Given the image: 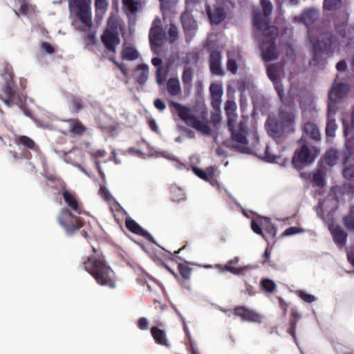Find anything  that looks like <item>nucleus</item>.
Returning a JSON list of instances; mask_svg holds the SVG:
<instances>
[{
  "mask_svg": "<svg viewBox=\"0 0 354 354\" xmlns=\"http://www.w3.org/2000/svg\"><path fill=\"white\" fill-rule=\"evenodd\" d=\"M264 16L259 12H254L253 24L261 32L264 39L260 44L263 59L266 62L276 59L279 56V52L276 49L273 39L278 35V30L275 26H268L269 16L272 11V5L270 0H261Z\"/></svg>",
  "mask_w": 354,
  "mask_h": 354,
  "instance_id": "nucleus-1",
  "label": "nucleus"
},
{
  "mask_svg": "<svg viewBox=\"0 0 354 354\" xmlns=\"http://www.w3.org/2000/svg\"><path fill=\"white\" fill-rule=\"evenodd\" d=\"M237 106L234 100H227L225 104V111L227 117V124L231 131L232 137L236 144L232 146L234 149L245 153H253L259 152V137L257 132L252 133L254 142L250 146L246 138L245 125L243 122H236L238 115L236 113Z\"/></svg>",
  "mask_w": 354,
  "mask_h": 354,
  "instance_id": "nucleus-2",
  "label": "nucleus"
},
{
  "mask_svg": "<svg viewBox=\"0 0 354 354\" xmlns=\"http://www.w3.org/2000/svg\"><path fill=\"white\" fill-rule=\"evenodd\" d=\"M92 250L94 254L83 262L84 269L95 279L97 284L115 288L116 277L114 271L106 262L104 257L99 254L95 248L93 247Z\"/></svg>",
  "mask_w": 354,
  "mask_h": 354,
  "instance_id": "nucleus-3",
  "label": "nucleus"
},
{
  "mask_svg": "<svg viewBox=\"0 0 354 354\" xmlns=\"http://www.w3.org/2000/svg\"><path fill=\"white\" fill-rule=\"evenodd\" d=\"M284 105V109L281 108L279 111V123L277 122L271 115L268 116L266 123V128L268 134L272 137L277 145L283 140V128L289 125L291 126L295 121V113L292 106L290 105L286 106V103Z\"/></svg>",
  "mask_w": 354,
  "mask_h": 354,
  "instance_id": "nucleus-4",
  "label": "nucleus"
},
{
  "mask_svg": "<svg viewBox=\"0 0 354 354\" xmlns=\"http://www.w3.org/2000/svg\"><path fill=\"white\" fill-rule=\"evenodd\" d=\"M178 116L184 122L203 133L209 134L211 129L207 124V112L203 111L199 115L197 111H192L189 109L178 104Z\"/></svg>",
  "mask_w": 354,
  "mask_h": 354,
  "instance_id": "nucleus-5",
  "label": "nucleus"
},
{
  "mask_svg": "<svg viewBox=\"0 0 354 354\" xmlns=\"http://www.w3.org/2000/svg\"><path fill=\"white\" fill-rule=\"evenodd\" d=\"M57 221L59 225L70 235L74 234L84 226V220L72 213L67 207L61 209Z\"/></svg>",
  "mask_w": 354,
  "mask_h": 354,
  "instance_id": "nucleus-6",
  "label": "nucleus"
},
{
  "mask_svg": "<svg viewBox=\"0 0 354 354\" xmlns=\"http://www.w3.org/2000/svg\"><path fill=\"white\" fill-rule=\"evenodd\" d=\"M300 142H302V147L299 151L295 152L292 158V164L297 168H301L304 165L310 164L319 153L316 147L306 142L303 138Z\"/></svg>",
  "mask_w": 354,
  "mask_h": 354,
  "instance_id": "nucleus-7",
  "label": "nucleus"
},
{
  "mask_svg": "<svg viewBox=\"0 0 354 354\" xmlns=\"http://www.w3.org/2000/svg\"><path fill=\"white\" fill-rule=\"evenodd\" d=\"M308 37L313 44L315 56L319 53V50L325 48L332 44L333 37L328 32H324L320 28H311L308 30Z\"/></svg>",
  "mask_w": 354,
  "mask_h": 354,
  "instance_id": "nucleus-8",
  "label": "nucleus"
},
{
  "mask_svg": "<svg viewBox=\"0 0 354 354\" xmlns=\"http://www.w3.org/2000/svg\"><path fill=\"white\" fill-rule=\"evenodd\" d=\"M70 8H75V15L86 26H92L91 12L89 2L86 0H68Z\"/></svg>",
  "mask_w": 354,
  "mask_h": 354,
  "instance_id": "nucleus-9",
  "label": "nucleus"
},
{
  "mask_svg": "<svg viewBox=\"0 0 354 354\" xmlns=\"http://www.w3.org/2000/svg\"><path fill=\"white\" fill-rule=\"evenodd\" d=\"M282 73V67L279 65L270 64L267 66V74L269 79L274 85L275 90L282 103L286 104L288 102L283 98V88L280 84L281 75Z\"/></svg>",
  "mask_w": 354,
  "mask_h": 354,
  "instance_id": "nucleus-10",
  "label": "nucleus"
},
{
  "mask_svg": "<svg viewBox=\"0 0 354 354\" xmlns=\"http://www.w3.org/2000/svg\"><path fill=\"white\" fill-rule=\"evenodd\" d=\"M165 37L166 32L161 26L160 19L159 18L155 19L149 34V39L152 50H154L155 47H160Z\"/></svg>",
  "mask_w": 354,
  "mask_h": 354,
  "instance_id": "nucleus-11",
  "label": "nucleus"
},
{
  "mask_svg": "<svg viewBox=\"0 0 354 354\" xmlns=\"http://www.w3.org/2000/svg\"><path fill=\"white\" fill-rule=\"evenodd\" d=\"M348 91L347 84L335 82L328 93V105L333 104L335 109L338 110L337 104L346 96Z\"/></svg>",
  "mask_w": 354,
  "mask_h": 354,
  "instance_id": "nucleus-12",
  "label": "nucleus"
},
{
  "mask_svg": "<svg viewBox=\"0 0 354 354\" xmlns=\"http://www.w3.org/2000/svg\"><path fill=\"white\" fill-rule=\"evenodd\" d=\"M251 227L254 233L262 236L265 239L266 237L263 234L262 229H264L272 237L275 236L277 234V228L266 217L253 218L251 222Z\"/></svg>",
  "mask_w": 354,
  "mask_h": 354,
  "instance_id": "nucleus-13",
  "label": "nucleus"
},
{
  "mask_svg": "<svg viewBox=\"0 0 354 354\" xmlns=\"http://www.w3.org/2000/svg\"><path fill=\"white\" fill-rule=\"evenodd\" d=\"M189 12L185 11L181 15V23L187 41L193 38L197 30L196 21Z\"/></svg>",
  "mask_w": 354,
  "mask_h": 354,
  "instance_id": "nucleus-14",
  "label": "nucleus"
},
{
  "mask_svg": "<svg viewBox=\"0 0 354 354\" xmlns=\"http://www.w3.org/2000/svg\"><path fill=\"white\" fill-rule=\"evenodd\" d=\"M101 40L106 49L113 53L116 51V46L120 43L119 34L114 30H105L101 36Z\"/></svg>",
  "mask_w": 354,
  "mask_h": 354,
  "instance_id": "nucleus-15",
  "label": "nucleus"
},
{
  "mask_svg": "<svg viewBox=\"0 0 354 354\" xmlns=\"http://www.w3.org/2000/svg\"><path fill=\"white\" fill-rule=\"evenodd\" d=\"M211 105L213 109L221 107L223 94V84L221 82H213L210 84Z\"/></svg>",
  "mask_w": 354,
  "mask_h": 354,
  "instance_id": "nucleus-16",
  "label": "nucleus"
},
{
  "mask_svg": "<svg viewBox=\"0 0 354 354\" xmlns=\"http://www.w3.org/2000/svg\"><path fill=\"white\" fill-rule=\"evenodd\" d=\"M125 226L131 232L139 235L149 241H153L151 235L145 230L133 218L127 217L125 219Z\"/></svg>",
  "mask_w": 354,
  "mask_h": 354,
  "instance_id": "nucleus-17",
  "label": "nucleus"
},
{
  "mask_svg": "<svg viewBox=\"0 0 354 354\" xmlns=\"http://www.w3.org/2000/svg\"><path fill=\"white\" fill-rule=\"evenodd\" d=\"M319 17V11L315 8L304 10L299 16L294 18L295 21L302 22L308 26L313 24Z\"/></svg>",
  "mask_w": 354,
  "mask_h": 354,
  "instance_id": "nucleus-18",
  "label": "nucleus"
},
{
  "mask_svg": "<svg viewBox=\"0 0 354 354\" xmlns=\"http://www.w3.org/2000/svg\"><path fill=\"white\" fill-rule=\"evenodd\" d=\"M336 30L338 34V37H341L337 39L342 43H346L348 44L347 40L353 39L354 37V28L351 26H348L346 20L341 24L336 25Z\"/></svg>",
  "mask_w": 354,
  "mask_h": 354,
  "instance_id": "nucleus-19",
  "label": "nucleus"
},
{
  "mask_svg": "<svg viewBox=\"0 0 354 354\" xmlns=\"http://www.w3.org/2000/svg\"><path fill=\"white\" fill-rule=\"evenodd\" d=\"M234 315L240 317L244 321L260 322L261 315L255 311L243 306L236 307L234 309Z\"/></svg>",
  "mask_w": 354,
  "mask_h": 354,
  "instance_id": "nucleus-20",
  "label": "nucleus"
},
{
  "mask_svg": "<svg viewBox=\"0 0 354 354\" xmlns=\"http://www.w3.org/2000/svg\"><path fill=\"white\" fill-rule=\"evenodd\" d=\"M209 68L213 75H221L223 74L221 67V55L217 50H213L209 55Z\"/></svg>",
  "mask_w": 354,
  "mask_h": 354,
  "instance_id": "nucleus-21",
  "label": "nucleus"
},
{
  "mask_svg": "<svg viewBox=\"0 0 354 354\" xmlns=\"http://www.w3.org/2000/svg\"><path fill=\"white\" fill-rule=\"evenodd\" d=\"M337 110L335 109L333 104L328 105V122L326 127V133L328 136L333 137L337 129L335 115Z\"/></svg>",
  "mask_w": 354,
  "mask_h": 354,
  "instance_id": "nucleus-22",
  "label": "nucleus"
},
{
  "mask_svg": "<svg viewBox=\"0 0 354 354\" xmlns=\"http://www.w3.org/2000/svg\"><path fill=\"white\" fill-rule=\"evenodd\" d=\"M206 10L210 21L213 24H218L225 17L224 10L220 6H214L210 8L207 6Z\"/></svg>",
  "mask_w": 354,
  "mask_h": 354,
  "instance_id": "nucleus-23",
  "label": "nucleus"
},
{
  "mask_svg": "<svg viewBox=\"0 0 354 354\" xmlns=\"http://www.w3.org/2000/svg\"><path fill=\"white\" fill-rule=\"evenodd\" d=\"M3 78L5 83L2 86V91L5 96H15L16 91L12 73H5L3 75Z\"/></svg>",
  "mask_w": 354,
  "mask_h": 354,
  "instance_id": "nucleus-24",
  "label": "nucleus"
},
{
  "mask_svg": "<svg viewBox=\"0 0 354 354\" xmlns=\"http://www.w3.org/2000/svg\"><path fill=\"white\" fill-rule=\"evenodd\" d=\"M239 261V258L236 257L233 259L229 261L223 267L224 270L229 271L234 274H243L248 272L252 267L251 265H247L242 267L236 268L234 265L237 264Z\"/></svg>",
  "mask_w": 354,
  "mask_h": 354,
  "instance_id": "nucleus-25",
  "label": "nucleus"
},
{
  "mask_svg": "<svg viewBox=\"0 0 354 354\" xmlns=\"http://www.w3.org/2000/svg\"><path fill=\"white\" fill-rule=\"evenodd\" d=\"M15 142L18 146H21L26 150H32L33 151H39V147L35 141L26 136H16Z\"/></svg>",
  "mask_w": 354,
  "mask_h": 354,
  "instance_id": "nucleus-26",
  "label": "nucleus"
},
{
  "mask_svg": "<svg viewBox=\"0 0 354 354\" xmlns=\"http://www.w3.org/2000/svg\"><path fill=\"white\" fill-rule=\"evenodd\" d=\"M329 230L333 236V240L339 247H343L346 242L347 234L338 225H330Z\"/></svg>",
  "mask_w": 354,
  "mask_h": 354,
  "instance_id": "nucleus-27",
  "label": "nucleus"
},
{
  "mask_svg": "<svg viewBox=\"0 0 354 354\" xmlns=\"http://www.w3.org/2000/svg\"><path fill=\"white\" fill-rule=\"evenodd\" d=\"M62 196L65 203L75 212V214H82V208L73 194L66 190L62 193Z\"/></svg>",
  "mask_w": 354,
  "mask_h": 354,
  "instance_id": "nucleus-28",
  "label": "nucleus"
},
{
  "mask_svg": "<svg viewBox=\"0 0 354 354\" xmlns=\"http://www.w3.org/2000/svg\"><path fill=\"white\" fill-rule=\"evenodd\" d=\"M151 334L156 343L166 347L169 346V344L168 343L166 337V333L163 330L160 329L156 326H153L151 328Z\"/></svg>",
  "mask_w": 354,
  "mask_h": 354,
  "instance_id": "nucleus-29",
  "label": "nucleus"
},
{
  "mask_svg": "<svg viewBox=\"0 0 354 354\" xmlns=\"http://www.w3.org/2000/svg\"><path fill=\"white\" fill-rule=\"evenodd\" d=\"M149 76V67L145 64L138 65L136 71V82L140 85H144L147 81Z\"/></svg>",
  "mask_w": 354,
  "mask_h": 354,
  "instance_id": "nucleus-30",
  "label": "nucleus"
},
{
  "mask_svg": "<svg viewBox=\"0 0 354 354\" xmlns=\"http://www.w3.org/2000/svg\"><path fill=\"white\" fill-rule=\"evenodd\" d=\"M97 125L102 131L107 133H113L117 129V126L111 118L106 116L99 118Z\"/></svg>",
  "mask_w": 354,
  "mask_h": 354,
  "instance_id": "nucleus-31",
  "label": "nucleus"
},
{
  "mask_svg": "<svg viewBox=\"0 0 354 354\" xmlns=\"http://www.w3.org/2000/svg\"><path fill=\"white\" fill-rule=\"evenodd\" d=\"M304 133L315 140H319L321 135L317 126L310 122H306L304 127Z\"/></svg>",
  "mask_w": 354,
  "mask_h": 354,
  "instance_id": "nucleus-32",
  "label": "nucleus"
},
{
  "mask_svg": "<svg viewBox=\"0 0 354 354\" xmlns=\"http://www.w3.org/2000/svg\"><path fill=\"white\" fill-rule=\"evenodd\" d=\"M193 170L194 174L199 178L203 180H209L211 178H214V177H216V172L217 171V168L210 167L207 168L206 171H205L199 168L194 167Z\"/></svg>",
  "mask_w": 354,
  "mask_h": 354,
  "instance_id": "nucleus-33",
  "label": "nucleus"
},
{
  "mask_svg": "<svg viewBox=\"0 0 354 354\" xmlns=\"http://www.w3.org/2000/svg\"><path fill=\"white\" fill-rule=\"evenodd\" d=\"M66 122L69 124V131L75 135H82L85 131L86 128L77 119L67 120Z\"/></svg>",
  "mask_w": 354,
  "mask_h": 354,
  "instance_id": "nucleus-34",
  "label": "nucleus"
},
{
  "mask_svg": "<svg viewBox=\"0 0 354 354\" xmlns=\"http://www.w3.org/2000/svg\"><path fill=\"white\" fill-rule=\"evenodd\" d=\"M241 62V57L239 54L232 55L228 54V60L227 63V68L232 73H236L237 71V66L240 65Z\"/></svg>",
  "mask_w": 354,
  "mask_h": 354,
  "instance_id": "nucleus-35",
  "label": "nucleus"
},
{
  "mask_svg": "<svg viewBox=\"0 0 354 354\" xmlns=\"http://www.w3.org/2000/svg\"><path fill=\"white\" fill-rule=\"evenodd\" d=\"M337 205L336 199L333 196L330 198H327L323 202L319 203L317 207V213L319 214L321 211L330 212L333 211Z\"/></svg>",
  "mask_w": 354,
  "mask_h": 354,
  "instance_id": "nucleus-36",
  "label": "nucleus"
},
{
  "mask_svg": "<svg viewBox=\"0 0 354 354\" xmlns=\"http://www.w3.org/2000/svg\"><path fill=\"white\" fill-rule=\"evenodd\" d=\"M121 57L122 59L133 61L138 57V52L134 48L127 46L122 49Z\"/></svg>",
  "mask_w": 354,
  "mask_h": 354,
  "instance_id": "nucleus-37",
  "label": "nucleus"
},
{
  "mask_svg": "<svg viewBox=\"0 0 354 354\" xmlns=\"http://www.w3.org/2000/svg\"><path fill=\"white\" fill-rule=\"evenodd\" d=\"M68 106L72 112L75 113L80 112L84 106L82 98L79 96H72Z\"/></svg>",
  "mask_w": 354,
  "mask_h": 354,
  "instance_id": "nucleus-38",
  "label": "nucleus"
},
{
  "mask_svg": "<svg viewBox=\"0 0 354 354\" xmlns=\"http://www.w3.org/2000/svg\"><path fill=\"white\" fill-rule=\"evenodd\" d=\"M167 92L171 95H177V77H171L167 84Z\"/></svg>",
  "mask_w": 354,
  "mask_h": 354,
  "instance_id": "nucleus-39",
  "label": "nucleus"
},
{
  "mask_svg": "<svg viewBox=\"0 0 354 354\" xmlns=\"http://www.w3.org/2000/svg\"><path fill=\"white\" fill-rule=\"evenodd\" d=\"M342 6L341 0H324V8L328 10H333L340 8Z\"/></svg>",
  "mask_w": 354,
  "mask_h": 354,
  "instance_id": "nucleus-40",
  "label": "nucleus"
},
{
  "mask_svg": "<svg viewBox=\"0 0 354 354\" xmlns=\"http://www.w3.org/2000/svg\"><path fill=\"white\" fill-rule=\"evenodd\" d=\"M193 77V70L190 67H187L185 68L183 75L182 80L183 83L188 86H190Z\"/></svg>",
  "mask_w": 354,
  "mask_h": 354,
  "instance_id": "nucleus-41",
  "label": "nucleus"
},
{
  "mask_svg": "<svg viewBox=\"0 0 354 354\" xmlns=\"http://www.w3.org/2000/svg\"><path fill=\"white\" fill-rule=\"evenodd\" d=\"M337 159V152L335 150H329L325 154V161L329 165H334Z\"/></svg>",
  "mask_w": 354,
  "mask_h": 354,
  "instance_id": "nucleus-42",
  "label": "nucleus"
},
{
  "mask_svg": "<svg viewBox=\"0 0 354 354\" xmlns=\"http://www.w3.org/2000/svg\"><path fill=\"white\" fill-rule=\"evenodd\" d=\"M345 226L351 230H354V207L351 209L350 214L344 218Z\"/></svg>",
  "mask_w": 354,
  "mask_h": 354,
  "instance_id": "nucleus-43",
  "label": "nucleus"
},
{
  "mask_svg": "<svg viewBox=\"0 0 354 354\" xmlns=\"http://www.w3.org/2000/svg\"><path fill=\"white\" fill-rule=\"evenodd\" d=\"M178 270L183 278L189 279L192 269L186 263H178Z\"/></svg>",
  "mask_w": 354,
  "mask_h": 354,
  "instance_id": "nucleus-44",
  "label": "nucleus"
},
{
  "mask_svg": "<svg viewBox=\"0 0 354 354\" xmlns=\"http://www.w3.org/2000/svg\"><path fill=\"white\" fill-rule=\"evenodd\" d=\"M313 183L315 185L322 187L324 185V173L322 171H317L313 177Z\"/></svg>",
  "mask_w": 354,
  "mask_h": 354,
  "instance_id": "nucleus-45",
  "label": "nucleus"
},
{
  "mask_svg": "<svg viewBox=\"0 0 354 354\" xmlns=\"http://www.w3.org/2000/svg\"><path fill=\"white\" fill-rule=\"evenodd\" d=\"M124 8L127 9L131 13L137 11L138 3L134 0H123Z\"/></svg>",
  "mask_w": 354,
  "mask_h": 354,
  "instance_id": "nucleus-46",
  "label": "nucleus"
},
{
  "mask_svg": "<svg viewBox=\"0 0 354 354\" xmlns=\"http://www.w3.org/2000/svg\"><path fill=\"white\" fill-rule=\"evenodd\" d=\"M168 35L170 42H174L177 39V27L174 23L170 21Z\"/></svg>",
  "mask_w": 354,
  "mask_h": 354,
  "instance_id": "nucleus-47",
  "label": "nucleus"
},
{
  "mask_svg": "<svg viewBox=\"0 0 354 354\" xmlns=\"http://www.w3.org/2000/svg\"><path fill=\"white\" fill-rule=\"evenodd\" d=\"M261 286L264 290L269 292L274 291L276 288V285L274 281L270 279H263L261 281Z\"/></svg>",
  "mask_w": 354,
  "mask_h": 354,
  "instance_id": "nucleus-48",
  "label": "nucleus"
},
{
  "mask_svg": "<svg viewBox=\"0 0 354 354\" xmlns=\"http://www.w3.org/2000/svg\"><path fill=\"white\" fill-rule=\"evenodd\" d=\"M297 294L301 299L307 303H312L316 300V297L314 295L308 294L302 290L297 291Z\"/></svg>",
  "mask_w": 354,
  "mask_h": 354,
  "instance_id": "nucleus-49",
  "label": "nucleus"
},
{
  "mask_svg": "<svg viewBox=\"0 0 354 354\" xmlns=\"http://www.w3.org/2000/svg\"><path fill=\"white\" fill-rule=\"evenodd\" d=\"M211 120L214 125H216L221 120V107L214 109V111L212 112Z\"/></svg>",
  "mask_w": 354,
  "mask_h": 354,
  "instance_id": "nucleus-50",
  "label": "nucleus"
},
{
  "mask_svg": "<svg viewBox=\"0 0 354 354\" xmlns=\"http://www.w3.org/2000/svg\"><path fill=\"white\" fill-rule=\"evenodd\" d=\"M261 158L268 162H274L277 157L270 151V147L266 145L264 155Z\"/></svg>",
  "mask_w": 354,
  "mask_h": 354,
  "instance_id": "nucleus-51",
  "label": "nucleus"
},
{
  "mask_svg": "<svg viewBox=\"0 0 354 354\" xmlns=\"http://www.w3.org/2000/svg\"><path fill=\"white\" fill-rule=\"evenodd\" d=\"M95 6L97 11L104 12L108 6V3L106 0H95Z\"/></svg>",
  "mask_w": 354,
  "mask_h": 354,
  "instance_id": "nucleus-52",
  "label": "nucleus"
},
{
  "mask_svg": "<svg viewBox=\"0 0 354 354\" xmlns=\"http://www.w3.org/2000/svg\"><path fill=\"white\" fill-rule=\"evenodd\" d=\"M161 71L160 68H157L156 74V82L160 85L162 84L167 79V74L162 73Z\"/></svg>",
  "mask_w": 354,
  "mask_h": 354,
  "instance_id": "nucleus-53",
  "label": "nucleus"
},
{
  "mask_svg": "<svg viewBox=\"0 0 354 354\" xmlns=\"http://www.w3.org/2000/svg\"><path fill=\"white\" fill-rule=\"evenodd\" d=\"M41 48L48 54H53L55 48L49 43L43 41L40 44Z\"/></svg>",
  "mask_w": 354,
  "mask_h": 354,
  "instance_id": "nucleus-54",
  "label": "nucleus"
},
{
  "mask_svg": "<svg viewBox=\"0 0 354 354\" xmlns=\"http://www.w3.org/2000/svg\"><path fill=\"white\" fill-rule=\"evenodd\" d=\"M344 176L348 180H354V166L346 167L344 170Z\"/></svg>",
  "mask_w": 354,
  "mask_h": 354,
  "instance_id": "nucleus-55",
  "label": "nucleus"
},
{
  "mask_svg": "<svg viewBox=\"0 0 354 354\" xmlns=\"http://www.w3.org/2000/svg\"><path fill=\"white\" fill-rule=\"evenodd\" d=\"M303 230L297 227H290L287 228L283 233V236H290L302 232Z\"/></svg>",
  "mask_w": 354,
  "mask_h": 354,
  "instance_id": "nucleus-56",
  "label": "nucleus"
},
{
  "mask_svg": "<svg viewBox=\"0 0 354 354\" xmlns=\"http://www.w3.org/2000/svg\"><path fill=\"white\" fill-rule=\"evenodd\" d=\"M111 59L115 65L120 70L124 76L127 77L129 74V71H128V68L126 66V65L122 63H119V62L115 61L113 59Z\"/></svg>",
  "mask_w": 354,
  "mask_h": 354,
  "instance_id": "nucleus-57",
  "label": "nucleus"
},
{
  "mask_svg": "<svg viewBox=\"0 0 354 354\" xmlns=\"http://www.w3.org/2000/svg\"><path fill=\"white\" fill-rule=\"evenodd\" d=\"M138 327L141 330H147L149 328V322L145 317H141L138 321Z\"/></svg>",
  "mask_w": 354,
  "mask_h": 354,
  "instance_id": "nucleus-58",
  "label": "nucleus"
},
{
  "mask_svg": "<svg viewBox=\"0 0 354 354\" xmlns=\"http://www.w3.org/2000/svg\"><path fill=\"white\" fill-rule=\"evenodd\" d=\"M186 11L192 12L193 8L199 3L198 0H186Z\"/></svg>",
  "mask_w": 354,
  "mask_h": 354,
  "instance_id": "nucleus-59",
  "label": "nucleus"
},
{
  "mask_svg": "<svg viewBox=\"0 0 354 354\" xmlns=\"http://www.w3.org/2000/svg\"><path fill=\"white\" fill-rule=\"evenodd\" d=\"M154 106L159 111H163L165 109L166 106L163 101L160 99L157 98L153 102Z\"/></svg>",
  "mask_w": 354,
  "mask_h": 354,
  "instance_id": "nucleus-60",
  "label": "nucleus"
},
{
  "mask_svg": "<svg viewBox=\"0 0 354 354\" xmlns=\"http://www.w3.org/2000/svg\"><path fill=\"white\" fill-rule=\"evenodd\" d=\"M5 97H6L5 98L0 97V100H1L7 106L11 107L14 104L15 96H5Z\"/></svg>",
  "mask_w": 354,
  "mask_h": 354,
  "instance_id": "nucleus-61",
  "label": "nucleus"
},
{
  "mask_svg": "<svg viewBox=\"0 0 354 354\" xmlns=\"http://www.w3.org/2000/svg\"><path fill=\"white\" fill-rule=\"evenodd\" d=\"M151 64L157 67V68H160L162 70V59L159 57H153L151 59Z\"/></svg>",
  "mask_w": 354,
  "mask_h": 354,
  "instance_id": "nucleus-62",
  "label": "nucleus"
},
{
  "mask_svg": "<svg viewBox=\"0 0 354 354\" xmlns=\"http://www.w3.org/2000/svg\"><path fill=\"white\" fill-rule=\"evenodd\" d=\"M336 68L338 71H344L346 69V63L345 61H339L336 64Z\"/></svg>",
  "mask_w": 354,
  "mask_h": 354,
  "instance_id": "nucleus-63",
  "label": "nucleus"
},
{
  "mask_svg": "<svg viewBox=\"0 0 354 354\" xmlns=\"http://www.w3.org/2000/svg\"><path fill=\"white\" fill-rule=\"evenodd\" d=\"M347 257H348V261L354 267V248H353V250H350L348 252Z\"/></svg>",
  "mask_w": 354,
  "mask_h": 354,
  "instance_id": "nucleus-64",
  "label": "nucleus"
}]
</instances>
